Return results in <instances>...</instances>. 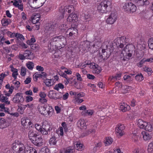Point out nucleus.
I'll return each instance as SVG.
<instances>
[{"instance_id":"63","label":"nucleus","mask_w":153,"mask_h":153,"mask_svg":"<svg viewBox=\"0 0 153 153\" xmlns=\"http://www.w3.org/2000/svg\"><path fill=\"white\" fill-rule=\"evenodd\" d=\"M132 88L131 86L127 85L124 86L123 87L124 89L127 91H129Z\"/></svg>"},{"instance_id":"35","label":"nucleus","mask_w":153,"mask_h":153,"mask_svg":"<svg viewBox=\"0 0 153 153\" xmlns=\"http://www.w3.org/2000/svg\"><path fill=\"white\" fill-rule=\"evenodd\" d=\"M39 110L41 114L43 115L47 114V112H45V105L43 107H40L39 108Z\"/></svg>"},{"instance_id":"25","label":"nucleus","mask_w":153,"mask_h":153,"mask_svg":"<svg viewBox=\"0 0 153 153\" xmlns=\"http://www.w3.org/2000/svg\"><path fill=\"white\" fill-rule=\"evenodd\" d=\"M147 123L142 120L139 119L138 121V126L140 128H145V126Z\"/></svg>"},{"instance_id":"22","label":"nucleus","mask_w":153,"mask_h":153,"mask_svg":"<svg viewBox=\"0 0 153 153\" xmlns=\"http://www.w3.org/2000/svg\"><path fill=\"white\" fill-rule=\"evenodd\" d=\"M141 134L143 136V139L145 140H148L152 138L151 136L145 131H142Z\"/></svg>"},{"instance_id":"64","label":"nucleus","mask_w":153,"mask_h":153,"mask_svg":"<svg viewBox=\"0 0 153 153\" xmlns=\"http://www.w3.org/2000/svg\"><path fill=\"white\" fill-rule=\"evenodd\" d=\"M31 81V78L29 77L27 78L25 81L24 82L25 84H28Z\"/></svg>"},{"instance_id":"48","label":"nucleus","mask_w":153,"mask_h":153,"mask_svg":"<svg viewBox=\"0 0 153 153\" xmlns=\"http://www.w3.org/2000/svg\"><path fill=\"white\" fill-rule=\"evenodd\" d=\"M42 134L43 135H48L51 134V133H49V132L47 130H44L43 128H42V129H41L40 131Z\"/></svg>"},{"instance_id":"38","label":"nucleus","mask_w":153,"mask_h":153,"mask_svg":"<svg viewBox=\"0 0 153 153\" xmlns=\"http://www.w3.org/2000/svg\"><path fill=\"white\" fill-rule=\"evenodd\" d=\"M26 66L29 69L32 70L34 67V63L32 62H29L26 64Z\"/></svg>"},{"instance_id":"2","label":"nucleus","mask_w":153,"mask_h":153,"mask_svg":"<svg viewBox=\"0 0 153 153\" xmlns=\"http://www.w3.org/2000/svg\"><path fill=\"white\" fill-rule=\"evenodd\" d=\"M65 41V39L64 36L60 35L52 38L51 39L50 44L51 45H53L57 47H62V45H64Z\"/></svg>"},{"instance_id":"53","label":"nucleus","mask_w":153,"mask_h":153,"mask_svg":"<svg viewBox=\"0 0 153 153\" xmlns=\"http://www.w3.org/2000/svg\"><path fill=\"white\" fill-rule=\"evenodd\" d=\"M86 113V115H92L93 113V111L91 110H85V111Z\"/></svg>"},{"instance_id":"50","label":"nucleus","mask_w":153,"mask_h":153,"mask_svg":"<svg viewBox=\"0 0 153 153\" xmlns=\"http://www.w3.org/2000/svg\"><path fill=\"white\" fill-rule=\"evenodd\" d=\"M74 7L73 6H69L68 7V12L69 13H71V12L72 13L74 10Z\"/></svg>"},{"instance_id":"45","label":"nucleus","mask_w":153,"mask_h":153,"mask_svg":"<svg viewBox=\"0 0 153 153\" xmlns=\"http://www.w3.org/2000/svg\"><path fill=\"white\" fill-rule=\"evenodd\" d=\"M26 69L25 67H22L21 69V75L22 76H25L26 74Z\"/></svg>"},{"instance_id":"36","label":"nucleus","mask_w":153,"mask_h":153,"mask_svg":"<svg viewBox=\"0 0 153 153\" xmlns=\"http://www.w3.org/2000/svg\"><path fill=\"white\" fill-rule=\"evenodd\" d=\"M148 46L149 48L153 50V38H150L148 41Z\"/></svg>"},{"instance_id":"61","label":"nucleus","mask_w":153,"mask_h":153,"mask_svg":"<svg viewBox=\"0 0 153 153\" xmlns=\"http://www.w3.org/2000/svg\"><path fill=\"white\" fill-rule=\"evenodd\" d=\"M18 45H17L15 44L13 45H12L11 48L12 50L14 51H16L18 48Z\"/></svg>"},{"instance_id":"12","label":"nucleus","mask_w":153,"mask_h":153,"mask_svg":"<svg viewBox=\"0 0 153 153\" xmlns=\"http://www.w3.org/2000/svg\"><path fill=\"white\" fill-rule=\"evenodd\" d=\"M7 33L8 36L10 37H15V35H16V33H12L9 31H8L7 30H4L3 31H0V39H1L0 41L1 42L2 40H5L4 38V34Z\"/></svg>"},{"instance_id":"5","label":"nucleus","mask_w":153,"mask_h":153,"mask_svg":"<svg viewBox=\"0 0 153 153\" xmlns=\"http://www.w3.org/2000/svg\"><path fill=\"white\" fill-rule=\"evenodd\" d=\"M123 8L124 11L127 13H132L135 12L137 8L136 6L131 2L123 4Z\"/></svg>"},{"instance_id":"6","label":"nucleus","mask_w":153,"mask_h":153,"mask_svg":"<svg viewBox=\"0 0 153 153\" xmlns=\"http://www.w3.org/2000/svg\"><path fill=\"white\" fill-rule=\"evenodd\" d=\"M25 147L22 143H14L13 144L12 149L14 153H24Z\"/></svg>"},{"instance_id":"7","label":"nucleus","mask_w":153,"mask_h":153,"mask_svg":"<svg viewBox=\"0 0 153 153\" xmlns=\"http://www.w3.org/2000/svg\"><path fill=\"white\" fill-rule=\"evenodd\" d=\"M54 25L48 24L45 27L44 30L45 34L47 37H49L53 33L55 29Z\"/></svg>"},{"instance_id":"8","label":"nucleus","mask_w":153,"mask_h":153,"mask_svg":"<svg viewBox=\"0 0 153 153\" xmlns=\"http://www.w3.org/2000/svg\"><path fill=\"white\" fill-rule=\"evenodd\" d=\"M125 128L124 125L121 124H119L115 128L116 134L119 138L124 134V130Z\"/></svg>"},{"instance_id":"19","label":"nucleus","mask_w":153,"mask_h":153,"mask_svg":"<svg viewBox=\"0 0 153 153\" xmlns=\"http://www.w3.org/2000/svg\"><path fill=\"white\" fill-rule=\"evenodd\" d=\"M45 108V112H46L47 114L49 116H52L53 114V109L52 107L49 105H46Z\"/></svg>"},{"instance_id":"51","label":"nucleus","mask_w":153,"mask_h":153,"mask_svg":"<svg viewBox=\"0 0 153 153\" xmlns=\"http://www.w3.org/2000/svg\"><path fill=\"white\" fill-rule=\"evenodd\" d=\"M36 41V40L35 38H32L30 40H28L27 41V44L30 45L32 44H33Z\"/></svg>"},{"instance_id":"21","label":"nucleus","mask_w":153,"mask_h":153,"mask_svg":"<svg viewBox=\"0 0 153 153\" xmlns=\"http://www.w3.org/2000/svg\"><path fill=\"white\" fill-rule=\"evenodd\" d=\"M0 126L3 128H6L9 126V123L4 118H0Z\"/></svg>"},{"instance_id":"32","label":"nucleus","mask_w":153,"mask_h":153,"mask_svg":"<svg viewBox=\"0 0 153 153\" xmlns=\"http://www.w3.org/2000/svg\"><path fill=\"white\" fill-rule=\"evenodd\" d=\"M135 78L137 81L140 82L142 81L144 79L143 76L141 73L136 75Z\"/></svg>"},{"instance_id":"58","label":"nucleus","mask_w":153,"mask_h":153,"mask_svg":"<svg viewBox=\"0 0 153 153\" xmlns=\"http://www.w3.org/2000/svg\"><path fill=\"white\" fill-rule=\"evenodd\" d=\"M36 69L39 71L42 72L44 70V68L41 66L37 65L36 67Z\"/></svg>"},{"instance_id":"27","label":"nucleus","mask_w":153,"mask_h":153,"mask_svg":"<svg viewBox=\"0 0 153 153\" xmlns=\"http://www.w3.org/2000/svg\"><path fill=\"white\" fill-rule=\"evenodd\" d=\"M67 37L69 39H73L75 38L78 36L77 34H73L72 33L68 32L67 33Z\"/></svg>"},{"instance_id":"52","label":"nucleus","mask_w":153,"mask_h":153,"mask_svg":"<svg viewBox=\"0 0 153 153\" xmlns=\"http://www.w3.org/2000/svg\"><path fill=\"white\" fill-rule=\"evenodd\" d=\"M61 125L62 126V127L64 128L65 131L66 132L67 131L68 129V127H67V124L65 122H62V124Z\"/></svg>"},{"instance_id":"46","label":"nucleus","mask_w":153,"mask_h":153,"mask_svg":"<svg viewBox=\"0 0 153 153\" xmlns=\"http://www.w3.org/2000/svg\"><path fill=\"white\" fill-rule=\"evenodd\" d=\"M72 14V20L73 22H76L77 20L78 17L77 16L76 14H73V13H71Z\"/></svg>"},{"instance_id":"31","label":"nucleus","mask_w":153,"mask_h":153,"mask_svg":"<svg viewBox=\"0 0 153 153\" xmlns=\"http://www.w3.org/2000/svg\"><path fill=\"white\" fill-rule=\"evenodd\" d=\"M54 134L53 135H51L52 137L50 140V143L51 144H52L53 145H55L57 141L56 138Z\"/></svg>"},{"instance_id":"33","label":"nucleus","mask_w":153,"mask_h":153,"mask_svg":"<svg viewBox=\"0 0 153 153\" xmlns=\"http://www.w3.org/2000/svg\"><path fill=\"white\" fill-rule=\"evenodd\" d=\"M15 37L16 38V40L17 41H18L19 39H20L21 41H23L25 39V38L23 35L22 34L18 33H16V35H15Z\"/></svg>"},{"instance_id":"44","label":"nucleus","mask_w":153,"mask_h":153,"mask_svg":"<svg viewBox=\"0 0 153 153\" xmlns=\"http://www.w3.org/2000/svg\"><path fill=\"white\" fill-rule=\"evenodd\" d=\"M83 145L79 142H77L76 144V149L79 151H81L82 149Z\"/></svg>"},{"instance_id":"60","label":"nucleus","mask_w":153,"mask_h":153,"mask_svg":"<svg viewBox=\"0 0 153 153\" xmlns=\"http://www.w3.org/2000/svg\"><path fill=\"white\" fill-rule=\"evenodd\" d=\"M39 95L40 97H41L40 98L42 99L45 98L46 96V94L44 92H40Z\"/></svg>"},{"instance_id":"55","label":"nucleus","mask_w":153,"mask_h":153,"mask_svg":"<svg viewBox=\"0 0 153 153\" xmlns=\"http://www.w3.org/2000/svg\"><path fill=\"white\" fill-rule=\"evenodd\" d=\"M72 14H70L67 19V21L69 22H73L72 18Z\"/></svg>"},{"instance_id":"23","label":"nucleus","mask_w":153,"mask_h":153,"mask_svg":"<svg viewBox=\"0 0 153 153\" xmlns=\"http://www.w3.org/2000/svg\"><path fill=\"white\" fill-rule=\"evenodd\" d=\"M74 26V25H71V27L67 29L66 33L70 32L72 33L73 34H76L78 35V30L75 27H74L73 26Z\"/></svg>"},{"instance_id":"54","label":"nucleus","mask_w":153,"mask_h":153,"mask_svg":"<svg viewBox=\"0 0 153 153\" xmlns=\"http://www.w3.org/2000/svg\"><path fill=\"white\" fill-rule=\"evenodd\" d=\"M18 57L21 60H23L26 59L24 53V54L20 53Z\"/></svg>"},{"instance_id":"29","label":"nucleus","mask_w":153,"mask_h":153,"mask_svg":"<svg viewBox=\"0 0 153 153\" xmlns=\"http://www.w3.org/2000/svg\"><path fill=\"white\" fill-rule=\"evenodd\" d=\"M113 142L112 139L110 137H106L104 143L105 146L111 144Z\"/></svg>"},{"instance_id":"39","label":"nucleus","mask_w":153,"mask_h":153,"mask_svg":"<svg viewBox=\"0 0 153 153\" xmlns=\"http://www.w3.org/2000/svg\"><path fill=\"white\" fill-rule=\"evenodd\" d=\"M30 45V48L33 50L36 51L39 49V46L38 44H32Z\"/></svg>"},{"instance_id":"57","label":"nucleus","mask_w":153,"mask_h":153,"mask_svg":"<svg viewBox=\"0 0 153 153\" xmlns=\"http://www.w3.org/2000/svg\"><path fill=\"white\" fill-rule=\"evenodd\" d=\"M122 74L121 73H119L117 74L115 76V79L116 80H119L120 79L121 77Z\"/></svg>"},{"instance_id":"40","label":"nucleus","mask_w":153,"mask_h":153,"mask_svg":"<svg viewBox=\"0 0 153 153\" xmlns=\"http://www.w3.org/2000/svg\"><path fill=\"white\" fill-rule=\"evenodd\" d=\"M74 149L73 147H69L66 148L65 151V153H73Z\"/></svg>"},{"instance_id":"14","label":"nucleus","mask_w":153,"mask_h":153,"mask_svg":"<svg viewBox=\"0 0 153 153\" xmlns=\"http://www.w3.org/2000/svg\"><path fill=\"white\" fill-rule=\"evenodd\" d=\"M26 59H32L34 57V54L30 50H26L24 52Z\"/></svg>"},{"instance_id":"9","label":"nucleus","mask_w":153,"mask_h":153,"mask_svg":"<svg viewBox=\"0 0 153 153\" xmlns=\"http://www.w3.org/2000/svg\"><path fill=\"white\" fill-rule=\"evenodd\" d=\"M123 49L124 52H126L128 55V58H130L132 56V53L135 51V47L132 44L127 45Z\"/></svg>"},{"instance_id":"17","label":"nucleus","mask_w":153,"mask_h":153,"mask_svg":"<svg viewBox=\"0 0 153 153\" xmlns=\"http://www.w3.org/2000/svg\"><path fill=\"white\" fill-rule=\"evenodd\" d=\"M138 6H142L148 5L149 2L148 0H133Z\"/></svg>"},{"instance_id":"47","label":"nucleus","mask_w":153,"mask_h":153,"mask_svg":"<svg viewBox=\"0 0 153 153\" xmlns=\"http://www.w3.org/2000/svg\"><path fill=\"white\" fill-rule=\"evenodd\" d=\"M2 25L4 26H5L9 24V22L7 20V19H3L1 20Z\"/></svg>"},{"instance_id":"3","label":"nucleus","mask_w":153,"mask_h":153,"mask_svg":"<svg viewBox=\"0 0 153 153\" xmlns=\"http://www.w3.org/2000/svg\"><path fill=\"white\" fill-rule=\"evenodd\" d=\"M110 3L109 1H102L98 5L97 10L101 13H106L108 11L107 10V8L109 6L110 7Z\"/></svg>"},{"instance_id":"15","label":"nucleus","mask_w":153,"mask_h":153,"mask_svg":"<svg viewBox=\"0 0 153 153\" xmlns=\"http://www.w3.org/2000/svg\"><path fill=\"white\" fill-rule=\"evenodd\" d=\"M45 0H28V3L32 8H36V7H34V4L37 3H41V4H44Z\"/></svg>"},{"instance_id":"1","label":"nucleus","mask_w":153,"mask_h":153,"mask_svg":"<svg viewBox=\"0 0 153 153\" xmlns=\"http://www.w3.org/2000/svg\"><path fill=\"white\" fill-rule=\"evenodd\" d=\"M28 136L29 140L34 145L37 146H41L42 145V138L35 133L33 127L29 131Z\"/></svg>"},{"instance_id":"30","label":"nucleus","mask_w":153,"mask_h":153,"mask_svg":"<svg viewBox=\"0 0 153 153\" xmlns=\"http://www.w3.org/2000/svg\"><path fill=\"white\" fill-rule=\"evenodd\" d=\"M144 128L146 131H151L153 129L152 125L149 123H147Z\"/></svg>"},{"instance_id":"24","label":"nucleus","mask_w":153,"mask_h":153,"mask_svg":"<svg viewBox=\"0 0 153 153\" xmlns=\"http://www.w3.org/2000/svg\"><path fill=\"white\" fill-rule=\"evenodd\" d=\"M28 119H26V118L25 117L22 118L21 121V124L24 128H28L29 123L28 122Z\"/></svg>"},{"instance_id":"41","label":"nucleus","mask_w":153,"mask_h":153,"mask_svg":"<svg viewBox=\"0 0 153 153\" xmlns=\"http://www.w3.org/2000/svg\"><path fill=\"white\" fill-rule=\"evenodd\" d=\"M46 85L48 87L51 86V79H45L44 82Z\"/></svg>"},{"instance_id":"28","label":"nucleus","mask_w":153,"mask_h":153,"mask_svg":"<svg viewBox=\"0 0 153 153\" xmlns=\"http://www.w3.org/2000/svg\"><path fill=\"white\" fill-rule=\"evenodd\" d=\"M120 110L123 112L126 111L128 110V107H129V106L123 103V104L120 105Z\"/></svg>"},{"instance_id":"18","label":"nucleus","mask_w":153,"mask_h":153,"mask_svg":"<svg viewBox=\"0 0 153 153\" xmlns=\"http://www.w3.org/2000/svg\"><path fill=\"white\" fill-rule=\"evenodd\" d=\"M78 127H80L81 129H86V123L85 120L83 119L79 120L77 123Z\"/></svg>"},{"instance_id":"43","label":"nucleus","mask_w":153,"mask_h":153,"mask_svg":"<svg viewBox=\"0 0 153 153\" xmlns=\"http://www.w3.org/2000/svg\"><path fill=\"white\" fill-rule=\"evenodd\" d=\"M132 140L134 141V142L136 143L138 140V139L139 137L136 134H134L132 135Z\"/></svg>"},{"instance_id":"56","label":"nucleus","mask_w":153,"mask_h":153,"mask_svg":"<svg viewBox=\"0 0 153 153\" xmlns=\"http://www.w3.org/2000/svg\"><path fill=\"white\" fill-rule=\"evenodd\" d=\"M33 100V98L32 97L30 96H27L26 97V101L27 102H28L32 101Z\"/></svg>"},{"instance_id":"37","label":"nucleus","mask_w":153,"mask_h":153,"mask_svg":"<svg viewBox=\"0 0 153 153\" xmlns=\"http://www.w3.org/2000/svg\"><path fill=\"white\" fill-rule=\"evenodd\" d=\"M24 153H37L36 151L34 149L31 148L30 150H27L25 148V150H24Z\"/></svg>"},{"instance_id":"13","label":"nucleus","mask_w":153,"mask_h":153,"mask_svg":"<svg viewBox=\"0 0 153 153\" xmlns=\"http://www.w3.org/2000/svg\"><path fill=\"white\" fill-rule=\"evenodd\" d=\"M126 38L124 37H121L118 38L116 42V45L118 47L123 48L124 47V43Z\"/></svg>"},{"instance_id":"10","label":"nucleus","mask_w":153,"mask_h":153,"mask_svg":"<svg viewBox=\"0 0 153 153\" xmlns=\"http://www.w3.org/2000/svg\"><path fill=\"white\" fill-rule=\"evenodd\" d=\"M117 17L116 13L114 11L112 12L106 19L107 23L111 25L113 24L117 20Z\"/></svg>"},{"instance_id":"16","label":"nucleus","mask_w":153,"mask_h":153,"mask_svg":"<svg viewBox=\"0 0 153 153\" xmlns=\"http://www.w3.org/2000/svg\"><path fill=\"white\" fill-rule=\"evenodd\" d=\"M110 56L109 54H108L106 50L103 49L102 50V52L99 53V56L103 60H105L107 59Z\"/></svg>"},{"instance_id":"49","label":"nucleus","mask_w":153,"mask_h":153,"mask_svg":"<svg viewBox=\"0 0 153 153\" xmlns=\"http://www.w3.org/2000/svg\"><path fill=\"white\" fill-rule=\"evenodd\" d=\"M144 69L145 71L149 72V73H148L149 74L151 75L152 73V69L151 68L146 67L144 68Z\"/></svg>"},{"instance_id":"62","label":"nucleus","mask_w":153,"mask_h":153,"mask_svg":"<svg viewBox=\"0 0 153 153\" xmlns=\"http://www.w3.org/2000/svg\"><path fill=\"white\" fill-rule=\"evenodd\" d=\"M76 76L77 77V79L79 81L82 80V79L80 75L78 73H76Z\"/></svg>"},{"instance_id":"11","label":"nucleus","mask_w":153,"mask_h":153,"mask_svg":"<svg viewBox=\"0 0 153 153\" xmlns=\"http://www.w3.org/2000/svg\"><path fill=\"white\" fill-rule=\"evenodd\" d=\"M24 101L23 93H17L14 96L13 98V101L15 103H22Z\"/></svg>"},{"instance_id":"4","label":"nucleus","mask_w":153,"mask_h":153,"mask_svg":"<svg viewBox=\"0 0 153 153\" xmlns=\"http://www.w3.org/2000/svg\"><path fill=\"white\" fill-rule=\"evenodd\" d=\"M42 127L44 130L48 131L49 133H51V135H53L56 134L55 128L47 121H45L42 123Z\"/></svg>"},{"instance_id":"34","label":"nucleus","mask_w":153,"mask_h":153,"mask_svg":"<svg viewBox=\"0 0 153 153\" xmlns=\"http://www.w3.org/2000/svg\"><path fill=\"white\" fill-rule=\"evenodd\" d=\"M64 88V85L62 83H59L56 85L54 88V89L58 91L59 90V88L63 89Z\"/></svg>"},{"instance_id":"20","label":"nucleus","mask_w":153,"mask_h":153,"mask_svg":"<svg viewBox=\"0 0 153 153\" xmlns=\"http://www.w3.org/2000/svg\"><path fill=\"white\" fill-rule=\"evenodd\" d=\"M120 60L124 61H125L126 59H129V58H128V55L127 53L124 52V50L123 49L120 54Z\"/></svg>"},{"instance_id":"26","label":"nucleus","mask_w":153,"mask_h":153,"mask_svg":"<svg viewBox=\"0 0 153 153\" xmlns=\"http://www.w3.org/2000/svg\"><path fill=\"white\" fill-rule=\"evenodd\" d=\"M67 25L65 24H62L60 25L59 26V29L61 32H64L68 28Z\"/></svg>"},{"instance_id":"59","label":"nucleus","mask_w":153,"mask_h":153,"mask_svg":"<svg viewBox=\"0 0 153 153\" xmlns=\"http://www.w3.org/2000/svg\"><path fill=\"white\" fill-rule=\"evenodd\" d=\"M35 128L37 130L40 131V130H41V129H42L41 128V126L40 125H39V124H36L35 125Z\"/></svg>"},{"instance_id":"42","label":"nucleus","mask_w":153,"mask_h":153,"mask_svg":"<svg viewBox=\"0 0 153 153\" xmlns=\"http://www.w3.org/2000/svg\"><path fill=\"white\" fill-rule=\"evenodd\" d=\"M124 80L127 82H129L131 80V77L128 75H125L123 76Z\"/></svg>"}]
</instances>
